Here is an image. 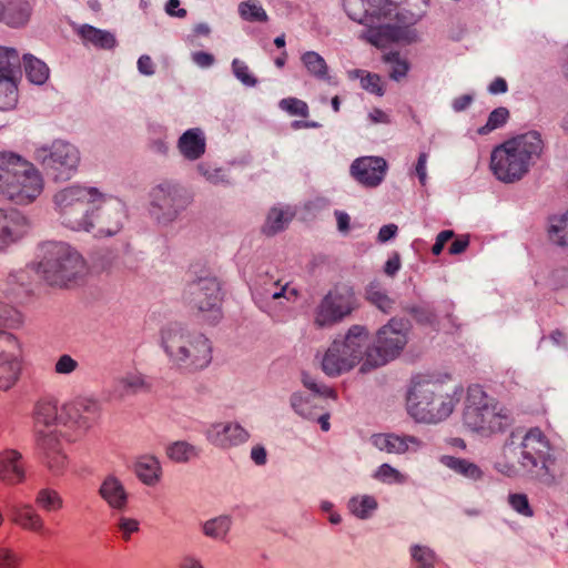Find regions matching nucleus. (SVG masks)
<instances>
[{
	"mask_svg": "<svg viewBox=\"0 0 568 568\" xmlns=\"http://www.w3.org/2000/svg\"><path fill=\"white\" fill-rule=\"evenodd\" d=\"M356 308L355 293L351 287L331 290L312 311L317 328L333 326L348 317Z\"/></svg>",
	"mask_w": 568,
	"mask_h": 568,
	"instance_id": "nucleus-11",
	"label": "nucleus"
},
{
	"mask_svg": "<svg viewBox=\"0 0 568 568\" xmlns=\"http://www.w3.org/2000/svg\"><path fill=\"white\" fill-rule=\"evenodd\" d=\"M508 503L514 510L526 517L534 516V509L530 506L529 499L526 494L514 493L509 494Z\"/></svg>",
	"mask_w": 568,
	"mask_h": 568,
	"instance_id": "nucleus-43",
	"label": "nucleus"
},
{
	"mask_svg": "<svg viewBox=\"0 0 568 568\" xmlns=\"http://www.w3.org/2000/svg\"><path fill=\"white\" fill-rule=\"evenodd\" d=\"M406 345L407 334L402 325L394 320L389 321L377 331L374 345L366 348L359 372L366 374L394 361L400 356Z\"/></svg>",
	"mask_w": 568,
	"mask_h": 568,
	"instance_id": "nucleus-9",
	"label": "nucleus"
},
{
	"mask_svg": "<svg viewBox=\"0 0 568 568\" xmlns=\"http://www.w3.org/2000/svg\"><path fill=\"white\" fill-rule=\"evenodd\" d=\"M134 471L144 484L151 485L159 480L161 466L155 457L145 455L138 459Z\"/></svg>",
	"mask_w": 568,
	"mask_h": 568,
	"instance_id": "nucleus-27",
	"label": "nucleus"
},
{
	"mask_svg": "<svg viewBox=\"0 0 568 568\" xmlns=\"http://www.w3.org/2000/svg\"><path fill=\"white\" fill-rule=\"evenodd\" d=\"M375 477L388 483H404L406 477L388 464H383L376 471Z\"/></svg>",
	"mask_w": 568,
	"mask_h": 568,
	"instance_id": "nucleus-48",
	"label": "nucleus"
},
{
	"mask_svg": "<svg viewBox=\"0 0 568 568\" xmlns=\"http://www.w3.org/2000/svg\"><path fill=\"white\" fill-rule=\"evenodd\" d=\"M138 67L143 74L150 75L154 72L153 62L149 55L140 57L138 61Z\"/></svg>",
	"mask_w": 568,
	"mask_h": 568,
	"instance_id": "nucleus-63",
	"label": "nucleus"
},
{
	"mask_svg": "<svg viewBox=\"0 0 568 568\" xmlns=\"http://www.w3.org/2000/svg\"><path fill=\"white\" fill-rule=\"evenodd\" d=\"M0 568H18V559L6 548H0Z\"/></svg>",
	"mask_w": 568,
	"mask_h": 568,
	"instance_id": "nucleus-57",
	"label": "nucleus"
},
{
	"mask_svg": "<svg viewBox=\"0 0 568 568\" xmlns=\"http://www.w3.org/2000/svg\"><path fill=\"white\" fill-rule=\"evenodd\" d=\"M11 517L13 523L24 529L43 532V525L40 516L29 506L13 508Z\"/></svg>",
	"mask_w": 568,
	"mask_h": 568,
	"instance_id": "nucleus-31",
	"label": "nucleus"
},
{
	"mask_svg": "<svg viewBox=\"0 0 568 568\" xmlns=\"http://www.w3.org/2000/svg\"><path fill=\"white\" fill-rule=\"evenodd\" d=\"M119 530L122 532V538L129 540L132 532L139 530V523L135 519L122 517L118 524Z\"/></svg>",
	"mask_w": 568,
	"mask_h": 568,
	"instance_id": "nucleus-52",
	"label": "nucleus"
},
{
	"mask_svg": "<svg viewBox=\"0 0 568 568\" xmlns=\"http://www.w3.org/2000/svg\"><path fill=\"white\" fill-rule=\"evenodd\" d=\"M355 77L359 79L364 90L377 97H382L386 92V82L378 73L356 70Z\"/></svg>",
	"mask_w": 568,
	"mask_h": 568,
	"instance_id": "nucleus-34",
	"label": "nucleus"
},
{
	"mask_svg": "<svg viewBox=\"0 0 568 568\" xmlns=\"http://www.w3.org/2000/svg\"><path fill=\"white\" fill-rule=\"evenodd\" d=\"M123 389L139 392L150 389L151 383L140 374H131L121 381Z\"/></svg>",
	"mask_w": 568,
	"mask_h": 568,
	"instance_id": "nucleus-45",
	"label": "nucleus"
},
{
	"mask_svg": "<svg viewBox=\"0 0 568 568\" xmlns=\"http://www.w3.org/2000/svg\"><path fill=\"white\" fill-rule=\"evenodd\" d=\"M24 478V467L21 455L16 450H4L0 454V479L8 484H18Z\"/></svg>",
	"mask_w": 568,
	"mask_h": 568,
	"instance_id": "nucleus-20",
	"label": "nucleus"
},
{
	"mask_svg": "<svg viewBox=\"0 0 568 568\" xmlns=\"http://www.w3.org/2000/svg\"><path fill=\"white\" fill-rule=\"evenodd\" d=\"M412 555L413 559L418 564V568H435V555L429 548L415 546Z\"/></svg>",
	"mask_w": 568,
	"mask_h": 568,
	"instance_id": "nucleus-46",
	"label": "nucleus"
},
{
	"mask_svg": "<svg viewBox=\"0 0 568 568\" xmlns=\"http://www.w3.org/2000/svg\"><path fill=\"white\" fill-rule=\"evenodd\" d=\"M100 493L114 508H123L126 504V493L115 477H108L102 484Z\"/></svg>",
	"mask_w": 568,
	"mask_h": 568,
	"instance_id": "nucleus-28",
	"label": "nucleus"
},
{
	"mask_svg": "<svg viewBox=\"0 0 568 568\" xmlns=\"http://www.w3.org/2000/svg\"><path fill=\"white\" fill-rule=\"evenodd\" d=\"M163 344L171 357L193 369L207 366L212 359L211 345L203 335L170 331L164 334Z\"/></svg>",
	"mask_w": 568,
	"mask_h": 568,
	"instance_id": "nucleus-10",
	"label": "nucleus"
},
{
	"mask_svg": "<svg viewBox=\"0 0 568 568\" xmlns=\"http://www.w3.org/2000/svg\"><path fill=\"white\" fill-rule=\"evenodd\" d=\"M84 270L81 255L63 243H47L41 246L37 272L52 285H65Z\"/></svg>",
	"mask_w": 568,
	"mask_h": 568,
	"instance_id": "nucleus-8",
	"label": "nucleus"
},
{
	"mask_svg": "<svg viewBox=\"0 0 568 568\" xmlns=\"http://www.w3.org/2000/svg\"><path fill=\"white\" fill-rule=\"evenodd\" d=\"M351 19L366 27L362 38L372 45L384 49L407 38V28L394 0H343Z\"/></svg>",
	"mask_w": 568,
	"mask_h": 568,
	"instance_id": "nucleus-2",
	"label": "nucleus"
},
{
	"mask_svg": "<svg viewBox=\"0 0 568 568\" xmlns=\"http://www.w3.org/2000/svg\"><path fill=\"white\" fill-rule=\"evenodd\" d=\"M400 267V257L397 253L388 258L385 264V273L389 276H394Z\"/></svg>",
	"mask_w": 568,
	"mask_h": 568,
	"instance_id": "nucleus-60",
	"label": "nucleus"
},
{
	"mask_svg": "<svg viewBox=\"0 0 568 568\" xmlns=\"http://www.w3.org/2000/svg\"><path fill=\"white\" fill-rule=\"evenodd\" d=\"M377 507V501L371 496L354 497L349 501V508L359 518L368 517Z\"/></svg>",
	"mask_w": 568,
	"mask_h": 568,
	"instance_id": "nucleus-38",
	"label": "nucleus"
},
{
	"mask_svg": "<svg viewBox=\"0 0 568 568\" xmlns=\"http://www.w3.org/2000/svg\"><path fill=\"white\" fill-rule=\"evenodd\" d=\"M369 339V331L363 325H353L343 339H335L324 353L322 367L329 376H338L362 365L363 348Z\"/></svg>",
	"mask_w": 568,
	"mask_h": 568,
	"instance_id": "nucleus-7",
	"label": "nucleus"
},
{
	"mask_svg": "<svg viewBox=\"0 0 568 568\" xmlns=\"http://www.w3.org/2000/svg\"><path fill=\"white\" fill-rule=\"evenodd\" d=\"M274 288H266V292L271 294L274 300L284 297L286 300H296L298 297V291L295 287H291L288 284L283 285L280 290L276 288L277 283L271 284Z\"/></svg>",
	"mask_w": 568,
	"mask_h": 568,
	"instance_id": "nucleus-51",
	"label": "nucleus"
},
{
	"mask_svg": "<svg viewBox=\"0 0 568 568\" xmlns=\"http://www.w3.org/2000/svg\"><path fill=\"white\" fill-rule=\"evenodd\" d=\"M204 532L213 538H224L230 529V520L226 517H217L204 524Z\"/></svg>",
	"mask_w": 568,
	"mask_h": 568,
	"instance_id": "nucleus-41",
	"label": "nucleus"
},
{
	"mask_svg": "<svg viewBox=\"0 0 568 568\" xmlns=\"http://www.w3.org/2000/svg\"><path fill=\"white\" fill-rule=\"evenodd\" d=\"M0 17L13 28L23 27L31 18V7L27 0H9L1 7Z\"/></svg>",
	"mask_w": 568,
	"mask_h": 568,
	"instance_id": "nucleus-22",
	"label": "nucleus"
},
{
	"mask_svg": "<svg viewBox=\"0 0 568 568\" xmlns=\"http://www.w3.org/2000/svg\"><path fill=\"white\" fill-rule=\"evenodd\" d=\"M470 243V236L468 234L459 235L452 242L448 252L449 254L456 255L464 253Z\"/></svg>",
	"mask_w": 568,
	"mask_h": 568,
	"instance_id": "nucleus-55",
	"label": "nucleus"
},
{
	"mask_svg": "<svg viewBox=\"0 0 568 568\" xmlns=\"http://www.w3.org/2000/svg\"><path fill=\"white\" fill-rule=\"evenodd\" d=\"M366 300L385 313L389 312L394 304L393 300L386 294V292L375 285H372L367 290Z\"/></svg>",
	"mask_w": 568,
	"mask_h": 568,
	"instance_id": "nucleus-40",
	"label": "nucleus"
},
{
	"mask_svg": "<svg viewBox=\"0 0 568 568\" xmlns=\"http://www.w3.org/2000/svg\"><path fill=\"white\" fill-rule=\"evenodd\" d=\"M454 398L442 383L432 379H417L407 395L409 415L419 423H438L454 410Z\"/></svg>",
	"mask_w": 568,
	"mask_h": 568,
	"instance_id": "nucleus-6",
	"label": "nucleus"
},
{
	"mask_svg": "<svg viewBox=\"0 0 568 568\" xmlns=\"http://www.w3.org/2000/svg\"><path fill=\"white\" fill-rule=\"evenodd\" d=\"M386 169L387 163L383 158L363 156L352 163L351 174L361 184L376 187L383 181Z\"/></svg>",
	"mask_w": 568,
	"mask_h": 568,
	"instance_id": "nucleus-18",
	"label": "nucleus"
},
{
	"mask_svg": "<svg viewBox=\"0 0 568 568\" xmlns=\"http://www.w3.org/2000/svg\"><path fill=\"white\" fill-rule=\"evenodd\" d=\"M54 203L59 213L73 229H95L101 236L113 235L121 229L120 221L106 207L105 195L97 187H65L55 194Z\"/></svg>",
	"mask_w": 568,
	"mask_h": 568,
	"instance_id": "nucleus-1",
	"label": "nucleus"
},
{
	"mask_svg": "<svg viewBox=\"0 0 568 568\" xmlns=\"http://www.w3.org/2000/svg\"><path fill=\"white\" fill-rule=\"evenodd\" d=\"M152 204L159 209L165 222H171L176 219L179 211L185 209L187 199L179 193V191L170 185H159L152 191Z\"/></svg>",
	"mask_w": 568,
	"mask_h": 568,
	"instance_id": "nucleus-17",
	"label": "nucleus"
},
{
	"mask_svg": "<svg viewBox=\"0 0 568 568\" xmlns=\"http://www.w3.org/2000/svg\"><path fill=\"white\" fill-rule=\"evenodd\" d=\"M23 64L29 80L36 84H43L49 78V69L44 62L32 57L24 55Z\"/></svg>",
	"mask_w": 568,
	"mask_h": 568,
	"instance_id": "nucleus-33",
	"label": "nucleus"
},
{
	"mask_svg": "<svg viewBox=\"0 0 568 568\" xmlns=\"http://www.w3.org/2000/svg\"><path fill=\"white\" fill-rule=\"evenodd\" d=\"M368 119L374 124H388V123H390L389 114L386 111H384V110H382L379 108H374L368 113Z\"/></svg>",
	"mask_w": 568,
	"mask_h": 568,
	"instance_id": "nucleus-59",
	"label": "nucleus"
},
{
	"mask_svg": "<svg viewBox=\"0 0 568 568\" xmlns=\"http://www.w3.org/2000/svg\"><path fill=\"white\" fill-rule=\"evenodd\" d=\"M20 67V58L14 49L0 47V87H4L6 98L0 108L17 103L18 85L16 73Z\"/></svg>",
	"mask_w": 568,
	"mask_h": 568,
	"instance_id": "nucleus-15",
	"label": "nucleus"
},
{
	"mask_svg": "<svg viewBox=\"0 0 568 568\" xmlns=\"http://www.w3.org/2000/svg\"><path fill=\"white\" fill-rule=\"evenodd\" d=\"M192 295L203 322L214 324L223 317L224 291L221 282L211 272L197 278Z\"/></svg>",
	"mask_w": 568,
	"mask_h": 568,
	"instance_id": "nucleus-12",
	"label": "nucleus"
},
{
	"mask_svg": "<svg viewBox=\"0 0 568 568\" xmlns=\"http://www.w3.org/2000/svg\"><path fill=\"white\" fill-rule=\"evenodd\" d=\"M246 436V432L234 424H217L212 430V439L220 447L234 445L244 440Z\"/></svg>",
	"mask_w": 568,
	"mask_h": 568,
	"instance_id": "nucleus-24",
	"label": "nucleus"
},
{
	"mask_svg": "<svg viewBox=\"0 0 568 568\" xmlns=\"http://www.w3.org/2000/svg\"><path fill=\"white\" fill-rule=\"evenodd\" d=\"M170 459L176 463H186L193 458L196 453L192 445L186 442H176L168 448Z\"/></svg>",
	"mask_w": 568,
	"mask_h": 568,
	"instance_id": "nucleus-39",
	"label": "nucleus"
},
{
	"mask_svg": "<svg viewBox=\"0 0 568 568\" xmlns=\"http://www.w3.org/2000/svg\"><path fill=\"white\" fill-rule=\"evenodd\" d=\"M193 60L200 67H209L214 62V57L211 53L200 51L193 54Z\"/></svg>",
	"mask_w": 568,
	"mask_h": 568,
	"instance_id": "nucleus-62",
	"label": "nucleus"
},
{
	"mask_svg": "<svg viewBox=\"0 0 568 568\" xmlns=\"http://www.w3.org/2000/svg\"><path fill=\"white\" fill-rule=\"evenodd\" d=\"M43 187V179L32 163L13 153H0V195L27 205L40 196Z\"/></svg>",
	"mask_w": 568,
	"mask_h": 568,
	"instance_id": "nucleus-5",
	"label": "nucleus"
},
{
	"mask_svg": "<svg viewBox=\"0 0 568 568\" xmlns=\"http://www.w3.org/2000/svg\"><path fill=\"white\" fill-rule=\"evenodd\" d=\"M296 210L293 206H274L265 219L262 231L265 235L272 236L283 231L288 223L295 217Z\"/></svg>",
	"mask_w": 568,
	"mask_h": 568,
	"instance_id": "nucleus-21",
	"label": "nucleus"
},
{
	"mask_svg": "<svg viewBox=\"0 0 568 568\" xmlns=\"http://www.w3.org/2000/svg\"><path fill=\"white\" fill-rule=\"evenodd\" d=\"M462 404L463 427L480 437L493 438L506 433L513 417L505 406L495 400L479 384H470L457 392Z\"/></svg>",
	"mask_w": 568,
	"mask_h": 568,
	"instance_id": "nucleus-4",
	"label": "nucleus"
},
{
	"mask_svg": "<svg viewBox=\"0 0 568 568\" xmlns=\"http://www.w3.org/2000/svg\"><path fill=\"white\" fill-rule=\"evenodd\" d=\"M266 450L263 446L256 445L252 448L251 458L256 465H264L266 463Z\"/></svg>",
	"mask_w": 568,
	"mask_h": 568,
	"instance_id": "nucleus-61",
	"label": "nucleus"
},
{
	"mask_svg": "<svg viewBox=\"0 0 568 568\" xmlns=\"http://www.w3.org/2000/svg\"><path fill=\"white\" fill-rule=\"evenodd\" d=\"M241 18L248 22H267L268 17L265 10L253 0H247L239 4Z\"/></svg>",
	"mask_w": 568,
	"mask_h": 568,
	"instance_id": "nucleus-36",
	"label": "nucleus"
},
{
	"mask_svg": "<svg viewBox=\"0 0 568 568\" xmlns=\"http://www.w3.org/2000/svg\"><path fill=\"white\" fill-rule=\"evenodd\" d=\"M234 74L245 85L254 87L257 83V79L250 72L248 67L240 60H234L232 63Z\"/></svg>",
	"mask_w": 568,
	"mask_h": 568,
	"instance_id": "nucleus-49",
	"label": "nucleus"
},
{
	"mask_svg": "<svg viewBox=\"0 0 568 568\" xmlns=\"http://www.w3.org/2000/svg\"><path fill=\"white\" fill-rule=\"evenodd\" d=\"M48 457L49 467L55 473L62 470L67 465V457L60 452H54L52 455H49Z\"/></svg>",
	"mask_w": 568,
	"mask_h": 568,
	"instance_id": "nucleus-58",
	"label": "nucleus"
},
{
	"mask_svg": "<svg viewBox=\"0 0 568 568\" xmlns=\"http://www.w3.org/2000/svg\"><path fill=\"white\" fill-rule=\"evenodd\" d=\"M37 503L40 507L47 510H55L61 507V499L59 495L53 490H41L37 497Z\"/></svg>",
	"mask_w": 568,
	"mask_h": 568,
	"instance_id": "nucleus-47",
	"label": "nucleus"
},
{
	"mask_svg": "<svg viewBox=\"0 0 568 568\" xmlns=\"http://www.w3.org/2000/svg\"><path fill=\"white\" fill-rule=\"evenodd\" d=\"M42 163L54 179H68L80 163V153L70 143L55 142L43 158Z\"/></svg>",
	"mask_w": 568,
	"mask_h": 568,
	"instance_id": "nucleus-14",
	"label": "nucleus"
},
{
	"mask_svg": "<svg viewBox=\"0 0 568 568\" xmlns=\"http://www.w3.org/2000/svg\"><path fill=\"white\" fill-rule=\"evenodd\" d=\"M382 60L392 65L388 72L392 80L399 81L407 75L410 68L409 62L398 51L384 53Z\"/></svg>",
	"mask_w": 568,
	"mask_h": 568,
	"instance_id": "nucleus-32",
	"label": "nucleus"
},
{
	"mask_svg": "<svg viewBox=\"0 0 568 568\" xmlns=\"http://www.w3.org/2000/svg\"><path fill=\"white\" fill-rule=\"evenodd\" d=\"M78 33L84 41L90 42L101 49H112L116 43V40L112 33L97 29L92 26L85 24L80 27Z\"/></svg>",
	"mask_w": 568,
	"mask_h": 568,
	"instance_id": "nucleus-29",
	"label": "nucleus"
},
{
	"mask_svg": "<svg viewBox=\"0 0 568 568\" xmlns=\"http://www.w3.org/2000/svg\"><path fill=\"white\" fill-rule=\"evenodd\" d=\"M58 409L51 402H40L37 405L36 419L43 425H51L57 420Z\"/></svg>",
	"mask_w": 568,
	"mask_h": 568,
	"instance_id": "nucleus-42",
	"label": "nucleus"
},
{
	"mask_svg": "<svg viewBox=\"0 0 568 568\" xmlns=\"http://www.w3.org/2000/svg\"><path fill=\"white\" fill-rule=\"evenodd\" d=\"M523 457L531 466L542 463L546 471L556 464V459L549 456L550 444L546 435L538 428L530 429L523 439Z\"/></svg>",
	"mask_w": 568,
	"mask_h": 568,
	"instance_id": "nucleus-16",
	"label": "nucleus"
},
{
	"mask_svg": "<svg viewBox=\"0 0 568 568\" xmlns=\"http://www.w3.org/2000/svg\"><path fill=\"white\" fill-rule=\"evenodd\" d=\"M454 237H455V233L452 230L442 231L437 235L436 242H435V244L432 247L433 254L434 255H439L443 252V250H444L445 245L447 244V242H449Z\"/></svg>",
	"mask_w": 568,
	"mask_h": 568,
	"instance_id": "nucleus-54",
	"label": "nucleus"
},
{
	"mask_svg": "<svg viewBox=\"0 0 568 568\" xmlns=\"http://www.w3.org/2000/svg\"><path fill=\"white\" fill-rule=\"evenodd\" d=\"M61 422L64 426V436L71 440L87 434L99 418V408L95 403L88 399H78L68 403L62 408Z\"/></svg>",
	"mask_w": 568,
	"mask_h": 568,
	"instance_id": "nucleus-13",
	"label": "nucleus"
},
{
	"mask_svg": "<svg viewBox=\"0 0 568 568\" xmlns=\"http://www.w3.org/2000/svg\"><path fill=\"white\" fill-rule=\"evenodd\" d=\"M282 110L286 111L291 115L306 118L308 115L307 104L296 98H286L280 102Z\"/></svg>",
	"mask_w": 568,
	"mask_h": 568,
	"instance_id": "nucleus-44",
	"label": "nucleus"
},
{
	"mask_svg": "<svg viewBox=\"0 0 568 568\" xmlns=\"http://www.w3.org/2000/svg\"><path fill=\"white\" fill-rule=\"evenodd\" d=\"M440 463L455 473L473 480H478L483 477V470L480 467L466 458L444 455L440 457Z\"/></svg>",
	"mask_w": 568,
	"mask_h": 568,
	"instance_id": "nucleus-26",
	"label": "nucleus"
},
{
	"mask_svg": "<svg viewBox=\"0 0 568 568\" xmlns=\"http://www.w3.org/2000/svg\"><path fill=\"white\" fill-rule=\"evenodd\" d=\"M541 343L546 349H551L552 344L556 345H565L566 344V335L560 331H555L548 336H544Z\"/></svg>",
	"mask_w": 568,
	"mask_h": 568,
	"instance_id": "nucleus-56",
	"label": "nucleus"
},
{
	"mask_svg": "<svg viewBox=\"0 0 568 568\" xmlns=\"http://www.w3.org/2000/svg\"><path fill=\"white\" fill-rule=\"evenodd\" d=\"M548 237L557 245L568 246V209L550 217Z\"/></svg>",
	"mask_w": 568,
	"mask_h": 568,
	"instance_id": "nucleus-30",
	"label": "nucleus"
},
{
	"mask_svg": "<svg viewBox=\"0 0 568 568\" xmlns=\"http://www.w3.org/2000/svg\"><path fill=\"white\" fill-rule=\"evenodd\" d=\"M77 366L78 363L71 356L62 355L55 364V372L58 374H70Z\"/></svg>",
	"mask_w": 568,
	"mask_h": 568,
	"instance_id": "nucleus-53",
	"label": "nucleus"
},
{
	"mask_svg": "<svg viewBox=\"0 0 568 568\" xmlns=\"http://www.w3.org/2000/svg\"><path fill=\"white\" fill-rule=\"evenodd\" d=\"M509 119V111L505 106H499L490 112L485 125L480 126L477 132L480 135H486L491 131L501 128Z\"/></svg>",
	"mask_w": 568,
	"mask_h": 568,
	"instance_id": "nucleus-37",
	"label": "nucleus"
},
{
	"mask_svg": "<svg viewBox=\"0 0 568 568\" xmlns=\"http://www.w3.org/2000/svg\"><path fill=\"white\" fill-rule=\"evenodd\" d=\"M302 61L313 77L317 79H326L328 75V67L325 60L316 52H306L302 57Z\"/></svg>",
	"mask_w": 568,
	"mask_h": 568,
	"instance_id": "nucleus-35",
	"label": "nucleus"
},
{
	"mask_svg": "<svg viewBox=\"0 0 568 568\" xmlns=\"http://www.w3.org/2000/svg\"><path fill=\"white\" fill-rule=\"evenodd\" d=\"M397 232V226L395 224L384 225L378 233V240L381 242H386L395 236Z\"/></svg>",
	"mask_w": 568,
	"mask_h": 568,
	"instance_id": "nucleus-64",
	"label": "nucleus"
},
{
	"mask_svg": "<svg viewBox=\"0 0 568 568\" xmlns=\"http://www.w3.org/2000/svg\"><path fill=\"white\" fill-rule=\"evenodd\" d=\"M26 219L17 212L0 210V251L18 241L26 232Z\"/></svg>",
	"mask_w": 568,
	"mask_h": 568,
	"instance_id": "nucleus-19",
	"label": "nucleus"
},
{
	"mask_svg": "<svg viewBox=\"0 0 568 568\" xmlns=\"http://www.w3.org/2000/svg\"><path fill=\"white\" fill-rule=\"evenodd\" d=\"M375 445L388 454H404L412 446H418L419 442L412 436H399L396 434H378L374 438Z\"/></svg>",
	"mask_w": 568,
	"mask_h": 568,
	"instance_id": "nucleus-23",
	"label": "nucleus"
},
{
	"mask_svg": "<svg viewBox=\"0 0 568 568\" xmlns=\"http://www.w3.org/2000/svg\"><path fill=\"white\" fill-rule=\"evenodd\" d=\"M179 149L186 159L196 160L205 151L204 138L199 130H189L180 138Z\"/></svg>",
	"mask_w": 568,
	"mask_h": 568,
	"instance_id": "nucleus-25",
	"label": "nucleus"
},
{
	"mask_svg": "<svg viewBox=\"0 0 568 568\" xmlns=\"http://www.w3.org/2000/svg\"><path fill=\"white\" fill-rule=\"evenodd\" d=\"M304 385L310 389L312 390L313 393L320 395V396H323V397H326V398H332V399H336L337 398V390L334 388V387H331V386H326V385H323V384H320L311 378H305L304 379Z\"/></svg>",
	"mask_w": 568,
	"mask_h": 568,
	"instance_id": "nucleus-50",
	"label": "nucleus"
},
{
	"mask_svg": "<svg viewBox=\"0 0 568 568\" xmlns=\"http://www.w3.org/2000/svg\"><path fill=\"white\" fill-rule=\"evenodd\" d=\"M544 152L545 141L538 131L519 133L493 148L489 169L498 181L513 184L528 174Z\"/></svg>",
	"mask_w": 568,
	"mask_h": 568,
	"instance_id": "nucleus-3",
	"label": "nucleus"
}]
</instances>
